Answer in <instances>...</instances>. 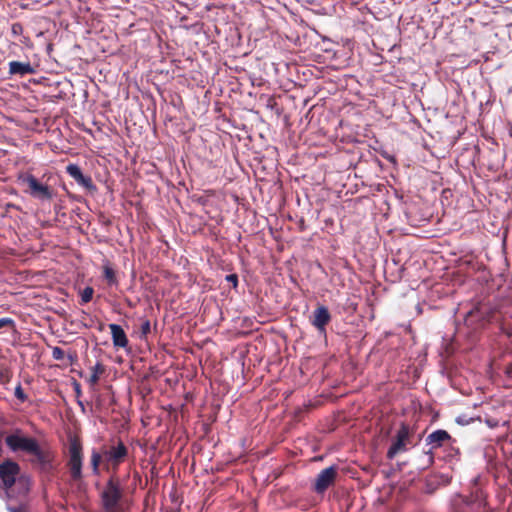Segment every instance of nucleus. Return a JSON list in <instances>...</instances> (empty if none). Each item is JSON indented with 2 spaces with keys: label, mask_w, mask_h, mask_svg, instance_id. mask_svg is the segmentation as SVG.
Wrapping results in <instances>:
<instances>
[{
  "label": "nucleus",
  "mask_w": 512,
  "mask_h": 512,
  "mask_svg": "<svg viewBox=\"0 0 512 512\" xmlns=\"http://www.w3.org/2000/svg\"><path fill=\"white\" fill-rule=\"evenodd\" d=\"M102 512H127L130 503L125 495L124 486L117 476L112 474L100 492Z\"/></svg>",
  "instance_id": "1"
},
{
  "label": "nucleus",
  "mask_w": 512,
  "mask_h": 512,
  "mask_svg": "<svg viewBox=\"0 0 512 512\" xmlns=\"http://www.w3.org/2000/svg\"><path fill=\"white\" fill-rule=\"evenodd\" d=\"M5 443L12 452L22 451L33 455L37 462L43 466L49 464L52 460L51 454L43 450L35 438L23 436L20 429L6 436Z\"/></svg>",
  "instance_id": "2"
},
{
  "label": "nucleus",
  "mask_w": 512,
  "mask_h": 512,
  "mask_svg": "<svg viewBox=\"0 0 512 512\" xmlns=\"http://www.w3.org/2000/svg\"><path fill=\"white\" fill-rule=\"evenodd\" d=\"M17 182L22 191L33 199L49 202L54 198V190L48 184L42 183L30 172H20Z\"/></svg>",
  "instance_id": "3"
},
{
  "label": "nucleus",
  "mask_w": 512,
  "mask_h": 512,
  "mask_svg": "<svg viewBox=\"0 0 512 512\" xmlns=\"http://www.w3.org/2000/svg\"><path fill=\"white\" fill-rule=\"evenodd\" d=\"M413 431L406 423H401L392 443L386 453L388 460L394 459L398 454L407 452L413 444Z\"/></svg>",
  "instance_id": "4"
},
{
  "label": "nucleus",
  "mask_w": 512,
  "mask_h": 512,
  "mask_svg": "<svg viewBox=\"0 0 512 512\" xmlns=\"http://www.w3.org/2000/svg\"><path fill=\"white\" fill-rule=\"evenodd\" d=\"M69 459L67 466L71 478L74 481L82 479V463H83V446L79 438L71 437L69 439Z\"/></svg>",
  "instance_id": "5"
},
{
  "label": "nucleus",
  "mask_w": 512,
  "mask_h": 512,
  "mask_svg": "<svg viewBox=\"0 0 512 512\" xmlns=\"http://www.w3.org/2000/svg\"><path fill=\"white\" fill-rule=\"evenodd\" d=\"M105 460L112 466L113 474H116L118 467L128 456V448L122 441L113 445L103 452Z\"/></svg>",
  "instance_id": "6"
},
{
  "label": "nucleus",
  "mask_w": 512,
  "mask_h": 512,
  "mask_svg": "<svg viewBox=\"0 0 512 512\" xmlns=\"http://www.w3.org/2000/svg\"><path fill=\"white\" fill-rule=\"evenodd\" d=\"M19 472V464L12 460L8 459L0 464V479L6 488H11L15 484Z\"/></svg>",
  "instance_id": "7"
},
{
  "label": "nucleus",
  "mask_w": 512,
  "mask_h": 512,
  "mask_svg": "<svg viewBox=\"0 0 512 512\" xmlns=\"http://www.w3.org/2000/svg\"><path fill=\"white\" fill-rule=\"evenodd\" d=\"M336 476V467L330 466L323 469L315 479L314 491L316 493H324L334 483Z\"/></svg>",
  "instance_id": "8"
},
{
  "label": "nucleus",
  "mask_w": 512,
  "mask_h": 512,
  "mask_svg": "<svg viewBox=\"0 0 512 512\" xmlns=\"http://www.w3.org/2000/svg\"><path fill=\"white\" fill-rule=\"evenodd\" d=\"M488 308L485 305H476L469 310L464 317V322L468 327L476 329L482 322L488 321Z\"/></svg>",
  "instance_id": "9"
},
{
  "label": "nucleus",
  "mask_w": 512,
  "mask_h": 512,
  "mask_svg": "<svg viewBox=\"0 0 512 512\" xmlns=\"http://www.w3.org/2000/svg\"><path fill=\"white\" fill-rule=\"evenodd\" d=\"M331 321V314L326 306L319 305L313 311L311 317V324L317 329L320 334L326 333V326Z\"/></svg>",
  "instance_id": "10"
},
{
  "label": "nucleus",
  "mask_w": 512,
  "mask_h": 512,
  "mask_svg": "<svg viewBox=\"0 0 512 512\" xmlns=\"http://www.w3.org/2000/svg\"><path fill=\"white\" fill-rule=\"evenodd\" d=\"M66 172L72 177L78 185L84 187L88 191H95L96 186L90 176L84 175L77 164L70 163L66 166Z\"/></svg>",
  "instance_id": "11"
},
{
  "label": "nucleus",
  "mask_w": 512,
  "mask_h": 512,
  "mask_svg": "<svg viewBox=\"0 0 512 512\" xmlns=\"http://www.w3.org/2000/svg\"><path fill=\"white\" fill-rule=\"evenodd\" d=\"M486 500L483 492L477 489L471 500L466 502L457 512H485Z\"/></svg>",
  "instance_id": "12"
},
{
  "label": "nucleus",
  "mask_w": 512,
  "mask_h": 512,
  "mask_svg": "<svg viewBox=\"0 0 512 512\" xmlns=\"http://www.w3.org/2000/svg\"><path fill=\"white\" fill-rule=\"evenodd\" d=\"M451 441V435L442 429L435 430L426 437V443L431 445V449L440 448Z\"/></svg>",
  "instance_id": "13"
},
{
  "label": "nucleus",
  "mask_w": 512,
  "mask_h": 512,
  "mask_svg": "<svg viewBox=\"0 0 512 512\" xmlns=\"http://www.w3.org/2000/svg\"><path fill=\"white\" fill-rule=\"evenodd\" d=\"M109 328L112 335L113 345L118 348L127 347L129 341L123 328L120 325L114 323L110 324Z\"/></svg>",
  "instance_id": "14"
},
{
  "label": "nucleus",
  "mask_w": 512,
  "mask_h": 512,
  "mask_svg": "<svg viewBox=\"0 0 512 512\" xmlns=\"http://www.w3.org/2000/svg\"><path fill=\"white\" fill-rule=\"evenodd\" d=\"M9 73L11 75H20L24 76L27 74L35 73L34 68L30 64V62H19V61H11L9 62Z\"/></svg>",
  "instance_id": "15"
},
{
  "label": "nucleus",
  "mask_w": 512,
  "mask_h": 512,
  "mask_svg": "<svg viewBox=\"0 0 512 512\" xmlns=\"http://www.w3.org/2000/svg\"><path fill=\"white\" fill-rule=\"evenodd\" d=\"M103 278L109 286H118L119 281L116 276V271L109 261H105L102 266Z\"/></svg>",
  "instance_id": "16"
},
{
  "label": "nucleus",
  "mask_w": 512,
  "mask_h": 512,
  "mask_svg": "<svg viewBox=\"0 0 512 512\" xmlns=\"http://www.w3.org/2000/svg\"><path fill=\"white\" fill-rule=\"evenodd\" d=\"M92 374L88 378V383L91 386H95L102 375L105 372V366L101 362H97L93 367H91Z\"/></svg>",
  "instance_id": "17"
},
{
  "label": "nucleus",
  "mask_w": 512,
  "mask_h": 512,
  "mask_svg": "<svg viewBox=\"0 0 512 512\" xmlns=\"http://www.w3.org/2000/svg\"><path fill=\"white\" fill-rule=\"evenodd\" d=\"M102 457H104L103 454H101L97 450H93L91 453V467L95 475H99L100 473L99 465L102 461Z\"/></svg>",
  "instance_id": "18"
},
{
  "label": "nucleus",
  "mask_w": 512,
  "mask_h": 512,
  "mask_svg": "<svg viewBox=\"0 0 512 512\" xmlns=\"http://www.w3.org/2000/svg\"><path fill=\"white\" fill-rule=\"evenodd\" d=\"M94 289L91 286L85 287L81 292V302L86 304L93 298Z\"/></svg>",
  "instance_id": "19"
},
{
  "label": "nucleus",
  "mask_w": 512,
  "mask_h": 512,
  "mask_svg": "<svg viewBox=\"0 0 512 512\" xmlns=\"http://www.w3.org/2000/svg\"><path fill=\"white\" fill-rule=\"evenodd\" d=\"M15 397L21 402H25L27 400V395L24 393L21 384H18L15 388Z\"/></svg>",
  "instance_id": "20"
},
{
  "label": "nucleus",
  "mask_w": 512,
  "mask_h": 512,
  "mask_svg": "<svg viewBox=\"0 0 512 512\" xmlns=\"http://www.w3.org/2000/svg\"><path fill=\"white\" fill-rule=\"evenodd\" d=\"M52 357L55 359V360H63L64 357H65V352L62 348L60 347H54L52 349Z\"/></svg>",
  "instance_id": "21"
},
{
  "label": "nucleus",
  "mask_w": 512,
  "mask_h": 512,
  "mask_svg": "<svg viewBox=\"0 0 512 512\" xmlns=\"http://www.w3.org/2000/svg\"><path fill=\"white\" fill-rule=\"evenodd\" d=\"M150 331H151L150 321L149 320H145L141 324V328H140L141 337H146L150 333Z\"/></svg>",
  "instance_id": "22"
},
{
  "label": "nucleus",
  "mask_w": 512,
  "mask_h": 512,
  "mask_svg": "<svg viewBox=\"0 0 512 512\" xmlns=\"http://www.w3.org/2000/svg\"><path fill=\"white\" fill-rule=\"evenodd\" d=\"M24 28L21 23L16 22L12 24L11 32L14 36H19L23 33Z\"/></svg>",
  "instance_id": "23"
},
{
  "label": "nucleus",
  "mask_w": 512,
  "mask_h": 512,
  "mask_svg": "<svg viewBox=\"0 0 512 512\" xmlns=\"http://www.w3.org/2000/svg\"><path fill=\"white\" fill-rule=\"evenodd\" d=\"M502 328L509 336H512V318L504 320Z\"/></svg>",
  "instance_id": "24"
},
{
  "label": "nucleus",
  "mask_w": 512,
  "mask_h": 512,
  "mask_svg": "<svg viewBox=\"0 0 512 512\" xmlns=\"http://www.w3.org/2000/svg\"><path fill=\"white\" fill-rule=\"evenodd\" d=\"M4 327H14V321L11 318H1L0 329Z\"/></svg>",
  "instance_id": "25"
},
{
  "label": "nucleus",
  "mask_w": 512,
  "mask_h": 512,
  "mask_svg": "<svg viewBox=\"0 0 512 512\" xmlns=\"http://www.w3.org/2000/svg\"><path fill=\"white\" fill-rule=\"evenodd\" d=\"M226 280L233 284L234 287L238 285V276L236 274H229L226 276Z\"/></svg>",
  "instance_id": "26"
},
{
  "label": "nucleus",
  "mask_w": 512,
  "mask_h": 512,
  "mask_svg": "<svg viewBox=\"0 0 512 512\" xmlns=\"http://www.w3.org/2000/svg\"><path fill=\"white\" fill-rule=\"evenodd\" d=\"M505 373L508 376V378L512 381V363L506 366Z\"/></svg>",
  "instance_id": "27"
},
{
  "label": "nucleus",
  "mask_w": 512,
  "mask_h": 512,
  "mask_svg": "<svg viewBox=\"0 0 512 512\" xmlns=\"http://www.w3.org/2000/svg\"><path fill=\"white\" fill-rule=\"evenodd\" d=\"M9 512H23L21 508L18 507H8Z\"/></svg>",
  "instance_id": "28"
},
{
  "label": "nucleus",
  "mask_w": 512,
  "mask_h": 512,
  "mask_svg": "<svg viewBox=\"0 0 512 512\" xmlns=\"http://www.w3.org/2000/svg\"><path fill=\"white\" fill-rule=\"evenodd\" d=\"M75 391L76 393L79 395L81 393V390H80V384L75 382Z\"/></svg>",
  "instance_id": "29"
},
{
  "label": "nucleus",
  "mask_w": 512,
  "mask_h": 512,
  "mask_svg": "<svg viewBox=\"0 0 512 512\" xmlns=\"http://www.w3.org/2000/svg\"><path fill=\"white\" fill-rule=\"evenodd\" d=\"M2 454V434H0V455Z\"/></svg>",
  "instance_id": "30"
},
{
  "label": "nucleus",
  "mask_w": 512,
  "mask_h": 512,
  "mask_svg": "<svg viewBox=\"0 0 512 512\" xmlns=\"http://www.w3.org/2000/svg\"><path fill=\"white\" fill-rule=\"evenodd\" d=\"M430 454H432V453L430 452ZM433 462H434L433 456H432V455H430L429 463H430V464H432Z\"/></svg>",
  "instance_id": "31"
}]
</instances>
